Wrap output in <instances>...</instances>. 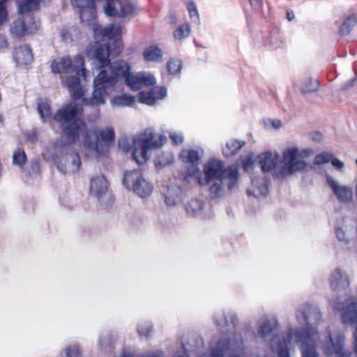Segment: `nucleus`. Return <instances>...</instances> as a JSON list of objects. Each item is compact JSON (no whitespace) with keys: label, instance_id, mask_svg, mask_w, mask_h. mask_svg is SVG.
Returning <instances> with one entry per match:
<instances>
[{"label":"nucleus","instance_id":"nucleus-1","mask_svg":"<svg viewBox=\"0 0 357 357\" xmlns=\"http://www.w3.org/2000/svg\"><path fill=\"white\" fill-rule=\"evenodd\" d=\"M82 106L75 102L63 105L54 115V120L59 123L63 137L69 144H74L84 132V146L91 154L98 157L107 153L114 140V130L111 127L91 134L86 130V124L80 118Z\"/></svg>","mask_w":357,"mask_h":357},{"label":"nucleus","instance_id":"nucleus-2","mask_svg":"<svg viewBox=\"0 0 357 357\" xmlns=\"http://www.w3.org/2000/svg\"><path fill=\"white\" fill-rule=\"evenodd\" d=\"M130 64L124 61H117L112 63L108 69L101 70L94 79L93 97L89 100L91 105H102L105 103V97L107 89L113 87L120 79H124L126 85L131 90H140L143 85L139 73L135 75L130 73Z\"/></svg>","mask_w":357,"mask_h":357},{"label":"nucleus","instance_id":"nucleus-3","mask_svg":"<svg viewBox=\"0 0 357 357\" xmlns=\"http://www.w3.org/2000/svg\"><path fill=\"white\" fill-rule=\"evenodd\" d=\"M204 177L201 174L197 177L200 185H209V193L212 199L222 196L225 185L229 190L236 186L238 180V170L234 165L224 168V162L217 159L209 160L203 167Z\"/></svg>","mask_w":357,"mask_h":357},{"label":"nucleus","instance_id":"nucleus-4","mask_svg":"<svg viewBox=\"0 0 357 357\" xmlns=\"http://www.w3.org/2000/svg\"><path fill=\"white\" fill-rule=\"evenodd\" d=\"M278 322L275 317H264L257 324V333L255 338L263 342H268L273 353L277 354L278 357H290L289 346L293 337L297 341L296 333L304 332L303 331H294L290 328L286 333L279 335L276 333Z\"/></svg>","mask_w":357,"mask_h":357},{"label":"nucleus","instance_id":"nucleus-5","mask_svg":"<svg viewBox=\"0 0 357 357\" xmlns=\"http://www.w3.org/2000/svg\"><path fill=\"white\" fill-rule=\"evenodd\" d=\"M165 139L162 135L156 138L153 129H146L133 141L132 159L139 165L146 162L149 159L148 151L160 147Z\"/></svg>","mask_w":357,"mask_h":357},{"label":"nucleus","instance_id":"nucleus-6","mask_svg":"<svg viewBox=\"0 0 357 357\" xmlns=\"http://www.w3.org/2000/svg\"><path fill=\"white\" fill-rule=\"evenodd\" d=\"M56 154L52 160L59 172L63 174L75 173L79 169L81 160L77 153L72 151L68 145L56 146Z\"/></svg>","mask_w":357,"mask_h":357},{"label":"nucleus","instance_id":"nucleus-7","mask_svg":"<svg viewBox=\"0 0 357 357\" xmlns=\"http://www.w3.org/2000/svg\"><path fill=\"white\" fill-rule=\"evenodd\" d=\"M84 57L77 54L72 59L70 56L59 57L51 63L52 72L54 74L76 72L84 79L86 77V70L84 68Z\"/></svg>","mask_w":357,"mask_h":357},{"label":"nucleus","instance_id":"nucleus-8","mask_svg":"<svg viewBox=\"0 0 357 357\" xmlns=\"http://www.w3.org/2000/svg\"><path fill=\"white\" fill-rule=\"evenodd\" d=\"M123 183L128 189H132L141 197L149 196L153 191V185L143 176L140 169L125 172Z\"/></svg>","mask_w":357,"mask_h":357},{"label":"nucleus","instance_id":"nucleus-9","mask_svg":"<svg viewBox=\"0 0 357 357\" xmlns=\"http://www.w3.org/2000/svg\"><path fill=\"white\" fill-rule=\"evenodd\" d=\"M282 163L280 174L283 176L303 170L307 167V163L302 159L298 149L294 146L283 151Z\"/></svg>","mask_w":357,"mask_h":357},{"label":"nucleus","instance_id":"nucleus-10","mask_svg":"<svg viewBox=\"0 0 357 357\" xmlns=\"http://www.w3.org/2000/svg\"><path fill=\"white\" fill-rule=\"evenodd\" d=\"M296 335L301 343L302 357H319L317 351L319 332L316 327L307 326L304 332H297Z\"/></svg>","mask_w":357,"mask_h":357},{"label":"nucleus","instance_id":"nucleus-11","mask_svg":"<svg viewBox=\"0 0 357 357\" xmlns=\"http://www.w3.org/2000/svg\"><path fill=\"white\" fill-rule=\"evenodd\" d=\"M243 350V345L240 338L234 342L218 340L211 344L209 357H241Z\"/></svg>","mask_w":357,"mask_h":357},{"label":"nucleus","instance_id":"nucleus-12","mask_svg":"<svg viewBox=\"0 0 357 357\" xmlns=\"http://www.w3.org/2000/svg\"><path fill=\"white\" fill-rule=\"evenodd\" d=\"M40 26V21L36 17H30L27 22L22 18H19L10 24V32L13 37L21 38L25 35L36 33L39 29Z\"/></svg>","mask_w":357,"mask_h":357},{"label":"nucleus","instance_id":"nucleus-13","mask_svg":"<svg viewBox=\"0 0 357 357\" xmlns=\"http://www.w3.org/2000/svg\"><path fill=\"white\" fill-rule=\"evenodd\" d=\"M344 343L345 337L342 331L328 332L322 342V349L326 356H331L342 351L344 349Z\"/></svg>","mask_w":357,"mask_h":357},{"label":"nucleus","instance_id":"nucleus-14","mask_svg":"<svg viewBox=\"0 0 357 357\" xmlns=\"http://www.w3.org/2000/svg\"><path fill=\"white\" fill-rule=\"evenodd\" d=\"M296 317L299 324L310 326L320 321L321 314L317 306L303 304L298 308Z\"/></svg>","mask_w":357,"mask_h":357},{"label":"nucleus","instance_id":"nucleus-15","mask_svg":"<svg viewBox=\"0 0 357 357\" xmlns=\"http://www.w3.org/2000/svg\"><path fill=\"white\" fill-rule=\"evenodd\" d=\"M203 155L201 149H184L180 153L179 157L183 162L189 165L188 174L191 177H197L199 174V164Z\"/></svg>","mask_w":357,"mask_h":357},{"label":"nucleus","instance_id":"nucleus-16","mask_svg":"<svg viewBox=\"0 0 357 357\" xmlns=\"http://www.w3.org/2000/svg\"><path fill=\"white\" fill-rule=\"evenodd\" d=\"M89 54L91 56L94 66L98 69L112 64L109 59L110 48L109 45L107 43H96L91 47Z\"/></svg>","mask_w":357,"mask_h":357},{"label":"nucleus","instance_id":"nucleus-17","mask_svg":"<svg viewBox=\"0 0 357 357\" xmlns=\"http://www.w3.org/2000/svg\"><path fill=\"white\" fill-rule=\"evenodd\" d=\"M331 305L335 310L342 311L341 319L344 324L357 323V302L348 299L346 306L339 302H333Z\"/></svg>","mask_w":357,"mask_h":357},{"label":"nucleus","instance_id":"nucleus-18","mask_svg":"<svg viewBox=\"0 0 357 357\" xmlns=\"http://www.w3.org/2000/svg\"><path fill=\"white\" fill-rule=\"evenodd\" d=\"M326 181L328 185L340 202L348 203L352 200L353 191L351 188L339 184V183L331 176H327Z\"/></svg>","mask_w":357,"mask_h":357},{"label":"nucleus","instance_id":"nucleus-19","mask_svg":"<svg viewBox=\"0 0 357 357\" xmlns=\"http://www.w3.org/2000/svg\"><path fill=\"white\" fill-rule=\"evenodd\" d=\"M78 76L79 75L77 74V75L69 77L65 82H63L64 86L68 89L73 99H82V101L86 105H91L89 103V101L92 98L93 96L89 99L84 97V90L80 86V79Z\"/></svg>","mask_w":357,"mask_h":357},{"label":"nucleus","instance_id":"nucleus-20","mask_svg":"<svg viewBox=\"0 0 357 357\" xmlns=\"http://www.w3.org/2000/svg\"><path fill=\"white\" fill-rule=\"evenodd\" d=\"M114 4L119 6L118 10L109 8V3L106 8V15L109 17H127L134 15L136 13V7L127 0L114 1Z\"/></svg>","mask_w":357,"mask_h":357},{"label":"nucleus","instance_id":"nucleus-21","mask_svg":"<svg viewBox=\"0 0 357 357\" xmlns=\"http://www.w3.org/2000/svg\"><path fill=\"white\" fill-rule=\"evenodd\" d=\"M330 284L331 289L337 291L348 288L350 284V280L347 273L340 268H335L331 273Z\"/></svg>","mask_w":357,"mask_h":357},{"label":"nucleus","instance_id":"nucleus-22","mask_svg":"<svg viewBox=\"0 0 357 357\" xmlns=\"http://www.w3.org/2000/svg\"><path fill=\"white\" fill-rule=\"evenodd\" d=\"M90 193L98 200L107 196V181L103 175H97L91 178Z\"/></svg>","mask_w":357,"mask_h":357},{"label":"nucleus","instance_id":"nucleus-23","mask_svg":"<svg viewBox=\"0 0 357 357\" xmlns=\"http://www.w3.org/2000/svg\"><path fill=\"white\" fill-rule=\"evenodd\" d=\"M261 171L264 173L274 170L279 161V155L276 152L266 151L258 156Z\"/></svg>","mask_w":357,"mask_h":357},{"label":"nucleus","instance_id":"nucleus-24","mask_svg":"<svg viewBox=\"0 0 357 357\" xmlns=\"http://www.w3.org/2000/svg\"><path fill=\"white\" fill-rule=\"evenodd\" d=\"M13 59L17 65H28L33 61V56L28 45H20L15 50Z\"/></svg>","mask_w":357,"mask_h":357},{"label":"nucleus","instance_id":"nucleus-25","mask_svg":"<svg viewBox=\"0 0 357 357\" xmlns=\"http://www.w3.org/2000/svg\"><path fill=\"white\" fill-rule=\"evenodd\" d=\"M93 30L96 34L98 33L103 37L112 39L121 33V26L119 24H111L104 28H100L98 25L93 24Z\"/></svg>","mask_w":357,"mask_h":357},{"label":"nucleus","instance_id":"nucleus-26","mask_svg":"<svg viewBox=\"0 0 357 357\" xmlns=\"http://www.w3.org/2000/svg\"><path fill=\"white\" fill-rule=\"evenodd\" d=\"M182 190L176 185L168 187L167 192L165 195V201L167 206H175L181 199Z\"/></svg>","mask_w":357,"mask_h":357},{"label":"nucleus","instance_id":"nucleus-27","mask_svg":"<svg viewBox=\"0 0 357 357\" xmlns=\"http://www.w3.org/2000/svg\"><path fill=\"white\" fill-rule=\"evenodd\" d=\"M236 321V315L232 312H220L214 317V321L218 326L234 327Z\"/></svg>","mask_w":357,"mask_h":357},{"label":"nucleus","instance_id":"nucleus-28","mask_svg":"<svg viewBox=\"0 0 357 357\" xmlns=\"http://www.w3.org/2000/svg\"><path fill=\"white\" fill-rule=\"evenodd\" d=\"M252 185L255 190L248 189L247 192L249 195H252L257 197L258 195H266L268 193V181L265 178L252 180Z\"/></svg>","mask_w":357,"mask_h":357},{"label":"nucleus","instance_id":"nucleus-29","mask_svg":"<svg viewBox=\"0 0 357 357\" xmlns=\"http://www.w3.org/2000/svg\"><path fill=\"white\" fill-rule=\"evenodd\" d=\"M162 50L155 45L146 47L143 52L144 58L146 61H159L162 57Z\"/></svg>","mask_w":357,"mask_h":357},{"label":"nucleus","instance_id":"nucleus-30","mask_svg":"<svg viewBox=\"0 0 357 357\" xmlns=\"http://www.w3.org/2000/svg\"><path fill=\"white\" fill-rule=\"evenodd\" d=\"M135 101V97L134 96L128 93H123L113 97L111 99V104L112 106L127 107L131 106Z\"/></svg>","mask_w":357,"mask_h":357},{"label":"nucleus","instance_id":"nucleus-31","mask_svg":"<svg viewBox=\"0 0 357 357\" xmlns=\"http://www.w3.org/2000/svg\"><path fill=\"white\" fill-rule=\"evenodd\" d=\"M243 141L231 139L227 142L225 147L222 149V153L226 157H229L236 153L243 146Z\"/></svg>","mask_w":357,"mask_h":357},{"label":"nucleus","instance_id":"nucleus-32","mask_svg":"<svg viewBox=\"0 0 357 357\" xmlns=\"http://www.w3.org/2000/svg\"><path fill=\"white\" fill-rule=\"evenodd\" d=\"M43 0H19L18 12L21 14H25L31 10H36L40 3Z\"/></svg>","mask_w":357,"mask_h":357},{"label":"nucleus","instance_id":"nucleus-33","mask_svg":"<svg viewBox=\"0 0 357 357\" xmlns=\"http://www.w3.org/2000/svg\"><path fill=\"white\" fill-rule=\"evenodd\" d=\"M203 207L204 202L202 200L192 199L185 205V210L188 215L196 216L201 213Z\"/></svg>","mask_w":357,"mask_h":357},{"label":"nucleus","instance_id":"nucleus-34","mask_svg":"<svg viewBox=\"0 0 357 357\" xmlns=\"http://www.w3.org/2000/svg\"><path fill=\"white\" fill-rule=\"evenodd\" d=\"M357 23L356 17L354 15L348 16L342 23L340 27V34L341 36L348 35Z\"/></svg>","mask_w":357,"mask_h":357},{"label":"nucleus","instance_id":"nucleus-35","mask_svg":"<svg viewBox=\"0 0 357 357\" xmlns=\"http://www.w3.org/2000/svg\"><path fill=\"white\" fill-rule=\"evenodd\" d=\"M238 338L241 339V340L243 342V352L241 353V357H259V355H257L256 354L246 352V351H245L246 347L245 345V342L243 341L242 335L239 333H231V335H228L227 337H221L218 340H224L227 342H234V340H236Z\"/></svg>","mask_w":357,"mask_h":357},{"label":"nucleus","instance_id":"nucleus-36","mask_svg":"<svg viewBox=\"0 0 357 357\" xmlns=\"http://www.w3.org/2000/svg\"><path fill=\"white\" fill-rule=\"evenodd\" d=\"M79 17L82 22H91L96 17L95 3L93 6H89L82 8L79 10Z\"/></svg>","mask_w":357,"mask_h":357},{"label":"nucleus","instance_id":"nucleus-37","mask_svg":"<svg viewBox=\"0 0 357 357\" xmlns=\"http://www.w3.org/2000/svg\"><path fill=\"white\" fill-rule=\"evenodd\" d=\"M319 82L316 79H309L301 86V91L302 93H313L318 90Z\"/></svg>","mask_w":357,"mask_h":357},{"label":"nucleus","instance_id":"nucleus-38","mask_svg":"<svg viewBox=\"0 0 357 357\" xmlns=\"http://www.w3.org/2000/svg\"><path fill=\"white\" fill-rule=\"evenodd\" d=\"M190 33V25L188 23L179 26L174 32V37L176 40H183L189 36Z\"/></svg>","mask_w":357,"mask_h":357},{"label":"nucleus","instance_id":"nucleus-39","mask_svg":"<svg viewBox=\"0 0 357 357\" xmlns=\"http://www.w3.org/2000/svg\"><path fill=\"white\" fill-rule=\"evenodd\" d=\"M26 161V155L23 149H18L13 155V162L15 165L22 167Z\"/></svg>","mask_w":357,"mask_h":357},{"label":"nucleus","instance_id":"nucleus-40","mask_svg":"<svg viewBox=\"0 0 357 357\" xmlns=\"http://www.w3.org/2000/svg\"><path fill=\"white\" fill-rule=\"evenodd\" d=\"M167 67L169 74L176 75L181 72L182 68V62L178 59H171L167 63Z\"/></svg>","mask_w":357,"mask_h":357},{"label":"nucleus","instance_id":"nucleus-41","mask_svg":"<svg viewBox=\"0 0 357 357\" xmlns=\"http://www.w3.org/2000/svg\"><path fill=\"white\" fill-rule=\"evenodd\" d=\"M138 100L140 102L149 105H153L155 102V97H154L152 91L140 92L138 95Z\"/></svg>","mask_w":357,"mask_h":357},{"label":"nucleus","instance_id":"nucleus-42","mask_svg":"<svg viewBox=\"0 0 357 357\" xmlns=\"http://www.w3.org/2000/svg\"><path fill=\"white\" fill-rule=\"evenodd\" d=\"M38 112L42 119L45 120L46 118L50 117L52 114L51 107L47 102H40L38 105Z\"/></svg>","mask_w":357,"mask_h":357},{"label":"nucleus","instance_id":"nucleus-43","mask_svg":"<svg viewBox=\"0 0 357 357\" xmlns=\"http://www.w3.org/2000/svg\"><path fill=\"white\" fill-rule=\"evenodd\" d=\"M333 157V154L330 152H321L315 156L314 162L316 165L325 164L330 162Z\"/></svg>","mask_w":357,"mask_h":357},{"label":"nucleus","instance_id":"nucleus-44","mask_svg":"<svg viewBox=\"0 0 357 357\" xmlns=\"http://www.w3.org/2000/svg\"><path fill=\"white\" fill-rule=\"evenodd\" d=\"M139 76L143 86H153L156 82L155 77L150 73L142 72Z\"/></svg>","mask_w":357,"mask_h":357},{"label":"nucleus","instance_id":"nucleus-45","mask_svg":"<svg viewBox=\"0 0 357 357\" xmlns=\"http://www.w3.org/2000/svg\"><path fill=\"white\" fill-rule=\"evenodd\" d=\"M152 331V325L149 322L141 323L138 325L137 331L140 336L148 337Z\"/></svg>","mask_w":357,"mask_h":357},{"label":"nucleus","instance_id":"nucleus-46","mask_svg":"<svg viewBox=\"0 0 357 357\" xmlns=\"http://www.w3.org/2000/svg\"><path fill=\"white\" fill-rule=\"evenodd\" d=\"M188 9L191 19L196 23L199 22V16L196 5L192 2L188 4Z\"/></svg>","mask_w":357,"mask_h":357},{"label":"nucleus","instance_id":"nucleus-47","mask_svg":"<svg viewBox=\"0 0 357 357\" xmlns=\"http://www.w3.org/2000/svg\"><path fill=\"white\" fill-rule=\"evenodd\" d=\"M151 91L155 97V100L162 99L167 95V89L165 87H154Z\"/></svg>","mask_w":357,"mask_h":357},{"label":"nucleus","instance_id":"nucleus-48","mask_svg":"<svg viewBox=\"0 0 357 357\" xmlns=\"http://www.w3.org/2000/svg\"><path fill=\"white\" fill-rule=\"evenodd\" d=\"M169 137L175 145L181 144L183 142V135L181 132H172L169 133Z\"/></svg>","mask_w":357,"mask_h":357},{"label":"nucleus","instance_id":"nucleus-49","mask_svg":"<svg viewBox=\"0 0 357 357\" xmlns=\"http://www.w3.org/2000/svg\"><path fill=\"white\" fill-rule=\"evenodd\" d=\"M66 357H79L80 350L77 346H70L66 348Z\"/></svg>","mask_w":357,"mask_h":357},{"label":"nucleus","instance_id":"nucleus-50","mask_svg":"<svg viewBox=\"0 0 357 357\" xmlns=\"http://www.w3.org/2000/svg\"><path fill=\"white\" fill-rule=\"evenodd\" d=\"M78 34H79L78 28L77 26H73L67 31L66 33L63 34V37L65 40L69 38L71 40H73V36L78 38Z\"/></svg>","mask_w":357,"mask_h":357},{"label":"nucleus","instance_id":"nucleus-51","mask_svg":"<svg viewBox=\"0 0 357 357\" xmlns=\"http://www.w3.org/2000/svg\"><path fill=\"white\" fill-rule=\"evenodd\" d=\"M335 234L337 239L340 242H343L345 244H347L349 243V241L346 238L345 231L342 229V227H336Z\"/></svg>","mask_w":357,"mask_h":357},{"label":"nucleus","instance_id":"nucleus-52","mask_svg":"<svg viewBox=\"0 0 357 357\" xmlns=\"http://www.w3.org/2000/svg\"><path fill=\"white\" fill-rule=\"evenodd\" d=\"M113 342V337L110 334L107 335V337L102 335L99 340V344L101 347H106L107 345H109Z\"/></svg>","mask_w":357,"mask_h":357},{"label":"nucleus","instance_id":"nucleus-53","mask_svg":"<svg viewBox=\"0 0 357 357\" xmlns=\"http://www.w3.org/2000/svg\"><path fill=\"white\" fill-rule=\"evenodd\" d=\"M119 146L124 152H128L130 149V145L127 138L123 137L119 141Z\"/></svg>","mask_w":357,"mask_h":357},{"label":"nucleus","instance_id":"nucleus-54","mask_svg":"<svg viewBox=\"0 0 357 357\" xmlns=\"http://www.w3.org/2000/svg\"><path fill=\"white\" fill-rule=\"evenodd\" d=\"M331 164L332 165L337 169V170L342 171L344 167V164L342 161L340 160L337 158H332Z\"/></svg>","mask_w":357,"mask_h":357},{"label":"nucleus","instance_id":"nucleus-55","mask_svg":"<svg viewBox=\"0 0 357 357\" xmlns=\"http://www.w3.org/2000/svg\"><path fill=\"white\" fill-rule=\"evenodd\" d=\"M113 43L114 46V54L118 55L121 53L123 49V42L121 39H116L114 41Z\"/></svg>","mask_w":357,"mask_h":357},{"label":"nucleus","instance_id":"nucleus-56","mask_svg":"<svg viewBox=\"0 0 357 357\" xmlns=\"http://www.w3.org/2000/svg\"><path fill=\"white\" fill-rule=\"evenodd\" d=\"M40 170V165L37 161L32 162L31 164V171L29 172V174H37Z\"/></svg>","mask_w":357,"mask_h":357},{"label":"nucleus","instance_id":"nucleus-57","mask_svg":"<svg viewBox=\"0 0 357 357\" xmlns=\"http://www.w3.org/2000/svg\"><path fill=\"white\" fill-rule=\"evenodd\" d=\"M310 137L314 141L319 142L322 139L323 136L319 132H314L311 133Z\"/></svg>","mask_w":357,"mask_h":357},{"label":"nucleus","instance_id":"nucleus-58","mask_svg":"<svg viewBox=\"0 0 357 357\" xmlns=\"http://www.w3.org/2000/svg\"><path fill=\"white\" fill-rule=\"evenodd\" d=\"M355 79H352L348 81L347 82L343 84L342 85V89L344 91L349 90L354 85Z\"/></svg>","mask_w":357,"mask_h":357},{"label":"nucleus","instance_id":"nucleus-59","mask_svg":"<svg viewBox=\"0 0 357 357\" xmlns=\"http://www.w3.org/2000/svg\"><path fill=\"white\" fill-rule=\"evenodd\" d=\"M174 357H189V355L188 351L184 348H182L181 351H176Z\"/></svg>","mask_w":357,"mask_h":357},{"label":"nucleus","instance_id":"nucleus-60","mask_svg":"<svg viewBox=\"0 0 357 357\" xmlns=\"http://www.w3.org/2000/svg\"><path fill=\"white\" fill-rule=\"evenodd\" d=\"M252 166V161L250 158H246L243 161V168L245 170L248 171Z\"/></svg>","mask_w":357,"mask_h":357},{"label":"nucleus","instance_id":"nucleus-61","mask_svg":"<svg viewBox=\"0 0 357 357\" xmlns=\"http://www.w3.org/2000/svg\"><path fill=\"white\" fill-rule=\"evenodd\" d=\"M8 47V43L3 35L0 34V50Z\"/></svg>","mask_w":357,"mask_h":357},{"label":"nucleus","instance_id":"nucleus-62","mask_svg":"<svg viewBox=\"0 0 357 357\" xmlns=\"http://www.w3.org/2000/svg\"><path fill=\"white\" fill-rule=\"evenodd\" d=\"M335 355H337V357H351L350 352L347 351L344 349H343L339 354H335Z\"/></svg>","mask_w":357,"mask_h":357},{"label":"nucleus","instance_id":"nucleus-63","mask_svg":"<svg viewBox=\"0 0 357 357\" xmlns=\"http://www.w3.org/2000/svg\"><path fill=\"white\" fill-rule=\"evenodd\" d=\"M286 17L288 21L291 22L295 17L294 12L291 10H287L286 13Z\"/></svg>","mask_w":357,"mask_h":357},{"label":"nucleus","instance_id":"nucleus-64","mask_svg":"<svg viewBox=\"0 0 357 357\" xmlns=\"http://www.w3.org/2000/svg\"><path fill=\"white\" fill-rule=\"evenodd\" d=\"M159 356L160 355L158 352H151L150 354L142 356L141 357H159Z\"/></svg>","mask_w":357,"mask_h":357}]
</instances>
